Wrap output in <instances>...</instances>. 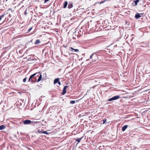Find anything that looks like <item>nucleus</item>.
<instances>
[{"mask_svg": "<svg viewBox=\"0 0 150 150\" xmlns=\"http://www.w3.org/2000/svg\"><path fill=\"white\" fill-rule=\"evenodd\" d=\"M91 59H92V62H95L96 61V60L98 59V57L96 54H95V53L93 54L90 56V59H87L86 61H87L88 60H90Z\"/></svg>", "mask_w": 150, "mask_h": 150, "instance_id": "f03ea898", "label": "nucleus"}, {"mask_svg": "<svg viewBox=\"0 0 150 150\" xmlns=\"http://www.w3.org/2000/svg\"><path fill=\"white\" fill-rule=\"evenodd\" d=\"M106 120H107V119H103V120H102L101 121H102L103 122L102 124H104L105 123V122L106 121Z\"/></svg>", "mask_w": 150, "mask_h": 150, "instance_id": "5701e85b", "label": "nucleus"}, {"mask_svg": "<svg viewBox=\"0 0 150 150\" xmlns=\"http://www.w3.org/2000/svg\"><path fill=\"white\" fill-rule=\"evenodd\" d=\"M27 8H26V10H25V12H24V14H25V15H27Z\"/></svg>", "mask_w": 150, "mask_h": 150, "instance_id": "a878e982", "label": "nucleus"}, {"mask_svg": "<svg viewBox=\"0 0 150 150\" xmlns=\"http://www.w3.org/2000/svg\"><path fill=\"white\" fill-rule=\"evenodd\" d=\"M30 8H31L30 7H29L28 10H29V11L30 10V12H31L32 10H30Z\"/></svg>", "mask_w": 150, "mask_h": 150, "instance_id": "c756f323", "label": "nucleus"}, {"mask_svg": "<svg viewBox=\"0 0 150 150\" xmlns=\"http://www.w3.org/2000/svg\"><path fill=\"white\" fill-rule=\"evenodd\" d=\"M114 100L113 98L112 97L111 98H109L108 100H107V101H112Z\"/></svg>", "mask_w": 150, "mask_h": 150, "instance_id": "412c9836", "label": "nucleus"}, {"mask_svg": "<svg viewBox=\"0 0 150 150\" xmlns=\"http://www.w3.org/2000/svg\"><path fill=\"white\" fill-rule=\"evenodd\" d=\"M71 51H74L76 52H78L79 51V50L77 49H74L73 47H71Z\"/></svg>", "mask_w": 150, "mask_h": 150, "instance_id": "f8f14e48", "label": "nucleus"}, {"mask_svg": "<svg viewBox=\"0 0 150 150\" xmlns=\"http://www.w3.org/2000/svg\"><path fill=\"white\" fill-rule=\"evenodd\" d=\"M26 79H27V77H26L25 78L23 79V81L24 82H25L26 81Z\"/></svg>", "mask_w": 150, "mask_h": 150, "instance_id": "c85d7f7f", "label": "nucleus"}, {"mask_svg": "<svg viewBox=\"0 0 150 150\" xmlns=\"http://www.w3.org/2000/svg\"><path fill=\"white\" fill-rule=\"evenodd\" d=\"M29 56H30L29 57V64L34 63V62L36 60L34 59L33 57L34 55H29Z\"/></svg>", "mask_w": 150, "mask_h": 150, "instance_id": "7ed1b4c3", "label": "nucleus"}, {"mask_svg": "<svg viewBox=\"0 0 150 150\" xmlns=\"http://www.w3.org/2000/svg\"><path fill=\"white\" fill-rule=\"evenodd\" d=\"M76 102H77V100H76Z\"/></svg>", "mask_w": 150, "mask_h": 150, "instance_id": "c9c22d12", "label": "nucleus"}, {"mask_svg": "<svg viewBox=\"0 0 150 150\" xmlns=\"http://www.w3.org/2000/svg\"><path fill=\"white\" fill-rule=\"evenodd\" d=\"M8 0H6V1H7Z\"/></svg>", "mask_w": 150, "mask_h": 150, "instance_id": "58836bf2", "label": "nucleus"}, {"mask_svg": "<svg viewBox=\"0 0 150 150\" xmlns=\"http://www.w3.org/2000/svg\"><path fill=\"white\" fill-rule=\"evenodd\" d=\"M142 15V13H137L136 14L135 16V18L137 19L139 18L140 17H141V15Z\"/></svg>", "mask_w": 150, "mask_h": 150, "instance_id": "423d86ee", "label": "nucleus"}, {"mask_svg": "<svg viewBox=\"0 0 150 150\" xmlns=\"http://www.w3.org/2000/svg\"><path fill=\"white\" fill-rule=\"evenodd\" d=\"M59 78H56L55 79L54 81V83L55 84L58 83V82L59 81Z\"/></svg>", "mask_w": 150, "mask_h": 150, "instance_id": "ddd939ff", "label": "nucleus"}, {"mask_svg": "<svg viewBox=\"0 0 150 150\" xmlns=\"http://www.w3.org/2000/svg\"><path fill=\"white\" fill-rule=\"evenodd\" d=\"M139 0H134V2L135 3V6H136L138 2H139Z\"/></svg>", "mask_w": 150, "mask_h": 150, "instance_id": "dca6fc26", "label": "nucleus"}, {"mask_svg": "<svg viewBox=\"0 0 150 150\" xmlns=\"http://www.w3.org/2000/svg\"><path fill=\"white\" fill-rule=\"evenodd\" d=\"M63 46L64 47H65V46H64V45Z\"/></svg>", "mask_w": 150, "mask_h": 150, "instance_id": "e433bc0d", "label": "nucleus"}, {"mask_svg": "<svg viewBox=\"0 0 150 150\" xmlns=\"http://www.w3.org/2000/svg\"><path fill=\"white\" fill-rule=\"evenodd\" d=\"M68 2L67 1H65L63 4V8H66L68 5Z\"/></svg>", "mask_w": 150, "mask_h": 150, "instance_id": "6e6552de", "label": "nucleus"}, {"mask_svg": "<svg viewBox=\"0 0 150 150\" xmlns=\"http://www.w3.org/2000/svg\"><path fill=\"white\" fill-rule=\"evenodd\" d=\"M33 40L32 39L31 40H30V42H29V44H30H30H33Z\"/></svg>", "mask_w": 150, "mask_h": 150, "instance_id": "bb28decb", "label": "nucleus"}, {"mask_svg": "<svg viewBox=\"0 0 150 150\" xmlns=\"http://www.w3.org/2000/svg\"><path fill=\"white\" fill-rule=\"evenodd\" d=\"M33 28V27H30L29 28V36L30 35H31L32 34V33H29L30 31Z\"/></svg>", "mask_w": 150, "mask_h": 150, "instance_id": "a211bd4d", "label": "nucleus"}, {"mask_svg": "<svg viewBox=\"0 0 150 150\" xmlns=\"http://www.w3.org/2000/svg\"><path fill=\"white\" fill-rule=\"evenodd\" d=\"M107 0H104L103 1H101L100 2V4H103L104 3L105 1H107Z\"/></svg>", "mask_w": 150, "mask_h": 150, "instance_id": "cd10ccee", "label": "nucleus"}, {"mask_svg": "<svg viewBox=\"0 0 150 150\" xmlns=\"http://www.w3.org/2000/svg\"><path fill=\"white\" fill-rule=\"evenodd\" d=\"M39 100V101H41L42 99H41V98H39V100Z\"/></svg>", "mask_w": 150, "mask_h": 150, "instance_id": "473e14b6", "label": "nucleus"}, {"mask_svg": "<svg viewBox=\"0 0 150 150\" xmlns=\"http://www.w3.org/2000/svg\"><path fill=\"white\" fill-rule=\"evenodd\" d=\"M68 86H65L63 89L62 92V95H64L66 93V89L68 87Z\"/></svg>", "mask_w": 150, "mask_h": 150, "instance_id": "39448f33", "label": "nucleus"}, {"mask_svg": "<svg viewBox=\"0 0 150 150\" xmlns=\"http://www.w3.org/2000/svg\"><path fill=\"white\" fill-rule=\"evenodd\" d=\"M35 122L31 121L30 120H29V125L32 124V125H33L35 123Z\"/></svg>", "mask_w": 150, "mask_h": 150, "instance_id": "f3484780", "label": "nucleus"}, {"mask_svg": "<svg viewBox=\"0 0 150 150\" xmlns=\"http://www.w3.org/2000/svg\"><path fill=\"white\" fill-rule=\"evenodd\" d=\"M39 73L37 72L31 75L29 78V81H31L33 82L34 76L36 75L37 76H39Z\"/></svg>", "mask_w": 150, "mask_h": 150, "instance_id": "20e7f679", "label": "nucleus"}, {"mask_svg": "<svg viewBox=\"0 0 150 150\" xmlns=\"http://www.w3.org/2000/svg\"><path fill=\"white\" fill-rule=\"evenodd\" d=\"M42 133L44 134H49V133H48L47 131H43L42 132Z\"/></svg>", "mask_w": 150, "mask_h": 150, "instance_id": "aec40b11", "label": "nucleus"}, {"mask_svg": "<svg viewBox=\"0 0 150 150\" xmlns=\"http://www.w3.org/2000/svg\"><path fill=\"white\" fill-rule=\"evenodd\" d=\"M4 15L3 14L0 16V21H1L2 18L4 16Z\"/></svg>", "mask_w": 150, "mask_h": 150, "instance_id": "393cba45", "label": "nucleus"}, {"mask_svg": "<svg viewBox=\"0 0 150 150\" xmlns=\"http://www.w3.org/2000/svg\"><path fill=\"white\" fill-rule=\"evenodd\" d=\"M58 83L59 85H60V84H61V83H60V81H59L58 82Z\"/></svg>", "mask_w": 150, "mask_h": 150, "instance_id": "2f4dec72", "label": "nucleus"}, {"mask_svg": "<svg viewBox=\"0 0 150 150\" xmlns=\"http://www.w3.org/2000/svg\"><path fill=\"white\" fill-rule=\"evenodd\" d=\"M73 7V3L71 2H69L68 8L69 9H71Z\"/></svg>", "mask_w": 150, "mask_h": 150, "instance_id": "0eeeda50", "label": "nucleus"}, {"mask_svg": "<svg viewBox=\"0 0 150 150\" xmlns=\"http://www.w3.org/2000/svg\"><path fill=\"white\" fill-rule=\"evenodd\" d=\"M28 150H30V149H29V148Z\"/></svg>", "mask_w": 150, "mask_h": 150, "instance_id": "4c0bfd02", "label": "nucleus"}, {"mask_svg": "<svg viewBox=\"0 0 150 150\" xmlns=\"http://www.w3.org/2000/svg\"><path fill=\"white\" fill-rule=\"evenodd\" d=\"M112 97L113 98L114 100H115L119 98H120V97L119 95H118L114 96Z\"/></svg>", "mask_w": 150, "mask_h": 150, "instance_id": "9d476101", "label": "nucleus"}, {"mask_svg": "<svg viewBox=\"0 0 150 150\" xmlns=\"http://www.w3.org/2000/svg\"><path fill=\"white\" fill-rule=\"evenodd\" d=\"M76 103L75 101V100H71L70 103L71 104H74Z\"/></svg>", "mask_w": 150, "mask_h": 150, "instance_id": "4be33fe9", "label": "nucleus"}, {"mask_svg": "<svg viewBox=\"0 0 150 150\" xmlns=\"http://www.w3.org/2000/svg\"><path fill=\"white\" fill-rule=\"evenodd\" d=\"M23 123L25 125L28 124V120H26L23 122Z\"/></svg>", "mask_w": 150, "mask_h": 150, "instance_id": "6ab92c4d", "label": "nucleus"}, {"mask_svg": "<svg viewBox=\"0 0 150 150\" xmlns=\"http://www.w3.org/2000/svg\"><path fill=\"white\" fill-rule=\"evenodd\" d=\"M128 126V125H125L123 126L122 129V131L123 132L126 129Z\"/></svg>", "mask_w": 150, "mask_h": 150, "instance_id": "1a4fd4ad", "label": "nucleus"}, {"mask_svg": "<svg viewBox=\"0 0 150 150\" xmlns=\"http://www.w3.org/2000/svg\"><path fill=\"white\" fill-rule=\"evenodd\" d=\"M42 131L40 130V129H38L37 131V132L39 133H42Z\"/></svg>", "mask_w": 150, "mask_h": 150, "instance_id": "b1692460", "label": "nucleus"}, {"mask_svg": "<svg viewBox=\"0 0 150 150\" xmlns=\"http://www.w3.org/2000/svg\"><path fill=\"white\" fill-rule=\"evenodd\" d=\"M75 11H76V10H75V9H74V11H73V12H75Z\"/></svg>", "mask_w": 150, "mask_h": 150, "instance_id": "72a5a7b5", "label": "nucleus"}, {"mask_svg": "<svg viewBox=\"0 0 150 150\" xmlns=\"http://www.w3.org/2000/svg\"><path fill=\"white\" fill-rule=\"evenodd\" d=\"M41 42L40 40L39 39L37 40L35 42L34 44L35 45H36L40 44Z\"/></svg>", "mask_w": 150, "mask_h": 150, "instance_id": "9b49d317", "label": "nucleus"}, {"mask_svg": "<svg viewBox=\"0 0 150 150\" xmlns=\"http://www.w3.org/2000/svg\"><path fill=\"white\" fill-rule=\"evenodd\" d=\"M100 2H97V3H98V4H100Z\"/></svg>", "mask_w": 150, "mask_h": 150, "instance_id": "f704fd0d", "label": "nucleus"}, {"mask_svg": "<svg viewBox=\"0 0 150 150\" xmlns=\"http://www.w3.org/2000/svg\"><path fill=\"white\" fill-rule=\"evenodd\" d=\"M42 78V76L40 74L39 76H37L35 75L34 77H33V82H39L41 80Z\"/></svg>", "mask_w": 150, "mask_h": 150, "instance_id": "f257e3e1", "label": "nucleus"}, {"mask_svg": "<svg viewBox=\"0 0 150 150\" xmlns=\"http://www.w3.org/2000/svg\"><path fill=\"white\" fill-rule=\"evenodd\" d=\"M5 128V126L4 125H2L0 126V130L4 129Z\"/></svg>", "mask_w": 150, "mask_h": 150, "instance_id": "2eb2a0df", "label": "nucleus"}, {"mask_svg": "<svg viewBox=\"0 0 150 150\" xmlns=\"http://www.w3.org/2000/svg\"><path fill=\"white\" fill-rule=\"evenodd\" d=\"M82 138H83V137H82L80 138H78L76 139V141L78 143H79L80 142L81 140L82 139Z\"/></svg>", "mask_w": 150, "mask_h": 150, "instance_id": "4468645a", "label": "nucleus"}, {"mask_svg": "<svg viewBox=\"0 0 150 150\" xmlns=\"http://www.w3.org/2000/svg\"><path fill=\"white\" fill-rule=\"evenodd\" d=\"M45 0L44 3H45L47 2V1H49L50 0Z\"/></svg>", "mask_w": 150, "mask_h": 150, "instance_id": "7c9ffc66", "label": "nucleus"}]
</instances>
